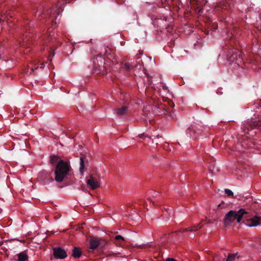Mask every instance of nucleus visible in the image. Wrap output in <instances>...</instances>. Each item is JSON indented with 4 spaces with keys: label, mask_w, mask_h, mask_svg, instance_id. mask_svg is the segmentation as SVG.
Segmentation results:
<instances>
[{
    "label": "nucleus",
    "mask_w": 261,
    "mask_h": 261,
    "mask_svg": "<svg viewBox=\"0 0 261 261\" xmlns=\"http://www.w3.org/2000/svg\"><path fill=\"white\" fill-rule=\"evenodd\" d=\"M235 220H237L238 223H240L242 220H244L245 224L249 227L256 226L261 224L260 216H255L249 218L248 213L243 208H241L238 211L231 210L227 213L224 219L225 226L229 225Z\"/></svg>",
    "instance_id": "obj_1"
},
{
    "label": "nucleus",
    "mask_w": 261,
    "mask_h": 261,
    "mask_svg": "<svg viewBox=\"0 0 261 261\" xmlns=\"http://www.w3.org/2000/svg\"><path fill=\"white\" fill-rule=\"evenodd\" d=\"M50 162L52 165H56L55 170V179L57 182H62L68 175H70L71 170V166L69 163L59 160L56 155H51Z\"/></svg>",
    "instance_id": "obj_2"
},
{
    "label": "nucleus",
    "mask_w": 261,
    "mask_h": 261,
    "mask_svg": "<svg viewBox=\"0 0 261 261\" xmlns=\"http://www.w3.org/2000/svg\"><path fill=\"white\" fill-rule=\"evenodd\" d=\"M236 1L219 0L216 3L214 10L219 14L221 20L223 21L225 23H232L231 21V18L228 17L227 15L231 10L233 3Z\"/></svg>",
    "instance_id": "obj_3"
},
{
    "label": "nucleus",
    "mask_w": 261,
    "mask_h": 261,
    "mask_svg": "<svg viewBox=\"0 0 261 261\" xmlns=\"http://www.w3.org/2000/svg\"><path fill=\"white\" fill-rule=\"evenodd\" d=\"M105 59L101 57V54H99L93 60V70L95 74H101L105 75L107 74V71L105 66Z\"/></svg>",
    "instance_id": "obj_4"
},
{
    "label": "nucleus",
    "mask_w": 261,
    "mask_h": 261,
    "mask_svg": "<svg viewBox=\"0 0 261 261\" xmlns=\"http://www.w3.org/2000/svg\"><path fill=\"white\" fill-rule=\"evenodd\" d=\"M70 1V0H58V4L56 5V7L58 8V12H55L53 8L47 10V15L48 16L50 21H51L52 25H53L54 24H57L56 20L57 15H59L60 13L63 10L62 5L69 3Z\"/></svg>",
    "instance_id": "obj_5"
},
{
    "label": "nucleus",
    "mask_w": 261,
    "mask_h": 261,
    "mask_svg": "<svg viewBox=\"0 0 261 261\" xmlns=\"http://www.w3.org/2000/svg\"><path fill=\"white\" fill-rule=\"evenodd\" d=\"M112 63L115 65L116 68L119 69L123 72H129L133 68V66L130 63L124 61H117L116 59H115L112 61Z\"/></svg>",
    "instance_id": "obj_6"
},
{
    "label": "nucleus",
    "mask_w": 261,
    "mask_h": 261,
    "mask_svg": "<svg viewBox=\"0 0 261 261\" xmlns=\"http://www.w3.org/2000/svg\"><path fill=\"white\" fill-rule=\"evenodd\" d=\"M227 57L230 62H232L234 61H238V62H239V61L241 62L240 51L238 49L235 48L234 47L230 49V50L227 55Z\"/></svg>",
    "instance_id": "obj_7"
},
{
    "label": "nucleus",
    "mask_w": 261,
    "mask_h": 261,
    "mask_svg": "<svg viewBox=\"0 0 261 261\" xmlns=\"http://www.w3.org/2000/svg\"><path fill=\"white\" fill-rule=\"evenodd\" d=\"M87 184L92 190L97 189L100 187L98 179L93 175H90L89 178L87 180Z\"/></svg>",
    "instance_id": "obj_8"
},
{
    "label": "nucleus",
    "mask_w": 261,
    "mask_h": 261,
    "mask_svg": "<svg viewBox=\"0 0 261 261\" xmlns=\"http://www.w3.org/2000/svg\"><path fill=\"white\" fill-rule=\"evenodd\" d=\"M227 35L228 36L226 39L227 40V42L226 43V44L227 45H228L229 44V45L231 47H233V46H237V44H238L239 43L237 40V37L235 34V31H234L233 32L228 33Z\"/></svg>",
    "instance_id": "obj_9"
},
{
    "label": "nucleus",
    "mask_w": 261,
    "mask_h": 261,
    "mask_svg": "<svg viewBox=\"0 0 261 261\" xmlns=\"http://www.w3.org/2000/svg\"><path fill=\"white\" fill-rule=\"evenodd\" d=\"M54 256L56 258L63 259L67 256L66 251L61 248H54L53 249Z\"/></svg>",
    "instance_id": "obj_10"
},
{
    "label": "nucleus",
    "mask_w": 261,
    "mask_h": 261,
    "mask_svg": "<svg viewBox=\"0 0 261 261\" xmlns=\"http://www.w3.org/2000/svg\"><path fill=\"white\" fill-rule=\"evenodd\" d=\"M249 126L251 128H257L261 131V116L258 118L257 120L254 121H251L249 124H246V127L247 130H249Z\"/></svg>",
    "instance_id": "obj_11"
},
{
    "label": "nucleus",
    "mask_w": 261,
    "mask_h": 261,
    "mask_svg": "<svg viewBox=\"0 0 261 261\" xmlns=\"http://www.w3.org/2000/svg\"><path fill=\"white\" fill-rule=\"evenodd\" d=\"M128 110L127 106H123L121 108H117L115 110L116 114L117 116H123L126 114Z\"/></svg>",
    "instance_id": "obj_12"
},
{
    "label": "nucleus",
    "mask_w": 261,
    "mask_h": 261,
    "mask_svg": "<svg viewBox=\"0 0 261 261\" xmlns=\"http://www.w3.org/2000/svg\"><path fill=\"white\" fill-rule=\"evenodd\" d=\"M99 247L98 238H92L90 240L89 248L92 250H94Z\"/></svg>",
    "instance_id": "obj_13"
},
{
    "label": "nucleus",
    "mask_w": 261,
    "mask_h": 261,
    "mask_svg": "<svg viewBox=\"0 0 261 261\" xmlns=\"http://www.w3.org/2000/svg\"><path fill=\"white\" fill-rule=\"evenodd\" d=\"M39 177L41 180L45 181L48 178L53 181V178L50 177V174L46 171H42L39 173Z\"/></svg>",
    "instance_id": "obj_14"
},
{
    "label": "nucleus",
    "mask_w": 261,
    "mask_h": 261,
    "mask_svg": "<svg viewBox=\"0 0 261 261\" xmlns=\"http://www.w3.org/2000/svg\"><path fill=\"white\" fill-rule=\"evenodd\" d=\"M18 257L17 261H28V256L25 252H22L16 254Z\"/></svg>",
    "instance_id": "obj_15"
},
{
    "label": "nucleus",
    "mask_w": 261,
    "mask_h": 261,
    "mask_svg": "<svg viewBox=\"0 0 261 261\" xmlns=\"http://www.w3.org/2000/svg\"><path fill=\"white\" fill-rule=\"evenodd\" d=\"M87 162L88 161L85 157H81L80 171L82 174H83L84 172V170H85V163Z\"/></svg>",
    "instance_id": "obj_16"
},
{
    "label": "nucleus",
    "mask_w": 261,
    "mask_h": 261,
    "mask_svg": "<svg viewBox=\"0 0 261 261\" xmlns=\"http://www.w3.org/2000/svg\"><path fill=\"white\" fill-rule=\"evenodd\" d=\"M201 227H202V226L201 225L200 223H199L197 225H193V226H191V228H185V229H182V230H181L180 231H182V232L190 231H195L198 230Z\"/></svg>",
    "instance_id": "obj_17"
},
{
    "label": "nucleus",
    "mask_w": 261,
    "mask_h": 261,
    "mask_svg": "<svg viewBox=\"0 0 261 261\" xmlns=\"http://www.w3.org/2000/svg\"><path fill=\"white\" fill-rule=\"evenodd\" d=\"M49 33V34L45 35L43 37V38L44 39H45V40H44V44H45L47 45H48V44H49L51 41L53 42L54 40L55 39V38L52 37L53 35L50 34V32Z\"/></svg>",
    "instance_id": "obj_18"
},
{
    "label": "nucleus",
    "mask_w": 261,
    "mask_h": 261,
    "mask_svg": "<svg viewBox=\"0 0 261 261\" xmlns=\"http://www.w3.org/2000/svg\"><path fill=\"white\" fill-rule=\"evenodd\" d=\"M72 255L74 258H79L82 255V251L79 248L74 247Z\"/></svg>",
    "instance_id": "obj_19"
},
{
    "label": "nucleus",
    "mask_w": 261,
    "mask_h": 261,
    "mask_svg": "<svg viewBox=\"0 0 261 261\" xmlns=\"http://www.w3.org/2000/svg\"><path fill=\"white\" fill-rule=\"evenodd\" d=\"M98 242L99 246L101 248L105 246L107 244V242L105 240L101 238H98Z\"/></svg>",
    "instance_id": "obj_20"
},
{
    "label": "nucleus",
    "mask_w": 261,
    "mask_h": 261,
    "mask_svg": "<svg viewBox=\"0 0 261 261\" xmlns=\"http://www.w3.org/2000/svg\"><path fill=\"white\" fill-rule=\"evenodd\" d=\"M237 253L229 254L226 259V261H233Z\"/></svg>",
    "instance_id": "obj_21"
},
{
    "label": "nucleus",
    "mask_w": 261,
    "mask_h": 261,
    "mask_svg": "<svg viewBox=\"0 0 261 261\" xmlns=\"http://www.w3.org/2000/svg\"><path fill=\"white\" fill-rule=\"evenodd\" d=\"M225 193L229 196H233V193L229 189H225Z\"/></svg>",
    "instance_id": "obj_22"
},
{
    "label": "nucleus",
    "mask_w": 261,
    "mask_h": 261,
    "mask_svg": "<svg viewBox=\"0 0 261 261\" xmlns=\"http://www.w3.org/2000/svg\"><path fill=\"white\" fill-rule=\"evenodd\" d=\"M115 239L117 240V241H124V238L120 236V235H117L115 237Z\"/></svg>",
    "instance_id": "obj_23"
},
{
    "label": "nucleus",
    "mask_w": 261,
    "mask_h": 261,
    "mask_svg": "<svg viewBox=\"0 0 261 261\" xmlns=\"http://www.w3.org/2000/svg\"><path fill=\"white\" fill-rule=\"evenodd\" d=\"M196 10L198 13L199 14H200L202 12V9L201 8L199 5V4L197 3V8Z\"/></svg>",
    "instance_id": "obj_24"
},
{
    "label": "nucleus",
    "mask_w": 261,
    "mask_h": 261,
    "mask_svg": "<svg viewBox=\"0 0 261 261\" xmlns=\"http://www.w3.org/2000/svg\"><path fill=\"white\" fill-rule=\"evenodd\" d=\"M193 132L195 134H197L198 135H200L201 134L202 130L198 129H193Z\"/></svg>",
    "instance_id": "obj_25"
},
{
    "label": "nucleus",
    "mask_w": 261,
    "mask_h": 261,
    "mask_svg": "<svg viewBox=\"0 0 261 261\" xmlns=\"http://www.w3.org/2000/svg\"><path fill=\"white\" fill-rule=\"evenodd\" d=\"M158 109H163L165 111H166L165 108H164V106L162 104H161L160 105H159L158 107Z\"/></svg>",
    "instance_id": "obj_26"
},
{
    "label": "nucleus",
    "mask_w": 261,
    "mask_h": 261,
    "mask_svg": "<svg viewBox=\"0 0 261 261\" xmlns=\"http://www.w3.org/2000/svg\"><path fill=\"white\" fill-rule=\"evenodd\" d=\"M165 261H177V260L173 258L168 257L166 259Z\"/></svg>",
    "instance_id": "obj_27"
},
{
    "label": "nucleus",
    "mask_w": 261,
    "mask_h": 261,
    "mask_svg": "<svg viewBox=\"0 0 261 261\" xmlns=\"http://www.w3.org/2000/svg\"><path fill=\"white\" fill-rule=\"evenodd\" d=\"M162 88H163V89L164 90H166V91H168V87L165 86V85H163L162 86Z\"/></svg>",
    "instance_id": "obj_28"
},
{
    "label": "nucleus",
    "mask_w": 261,
    "mask_h": 261,
    "mask_svg": "<svg viewBox=\"0 0 261 261\" xmlns=\"http://www.w3.org/2000/svg\"><path fill=\"white\" fill-rule=\"evenodd\" d=\"M152 137H156V138L158 139H159L160 138H161L162 136H160L159 135H152Z\"/></svg>",
    "instance_id": "obj_29"
},
{
    "label": "nucleus",
    "mask_w": 261,
    "mask_h": 261,
    "mask_svg": "<svg viewBox=\"0 0 261 261\" xmlns=\"http://www.w3.org/2000/svg\"><path fill=\"white\" fill-rule=\"evenodd\" d=\"M140 138H142L143 136H145V135L144 134H140V135H139L138 136ZM145 137H147V136H145Z\"/></svg>",
    "instance_id": "obj_30"
},
{
    "label": "nucleus",
    "mask_w": 261,
    "mask_h": 261,
    "mask_svg": "<svg viewBox=\"0 0 261 261\" xmlns=\"http://www.w3.org/2000/svg\"><path fill=\"white\" fill-rule=\"evenodd\" d=\"M38 68V67H37V68H32L31 69V71H30V74H32V73L34 72V70H35V69Z\"/></svg>",
    "instance_id": "obj_31"
},
{
    "label": "nucleus",
    "mask_w": 261,
    "mask_h": 261,
    "mask_svg": "<svg viewBox=\"0 0 261 261\" xmlns=\"http://www.w3.org/2000/svg\"><path fill=\"white\" fill-rule=\"evenodd\" d=\"M169 105L171 107H173L174 106V104L173 102H170Z\"/></svg>",
    "instance_id": "obj_32"
},
{
    "label": "nucleus",
    "mask_w": 261,
    "mask_h": 261,
    "mask_svg": "<svg viewBox=\"0 0 261 261\" xmlns=\"http://www.w3.org/2000/svg\"><path fill=\"white\" fill-rule=\"evenodd\" d=\"M105 54L106 55H108V50L107 48H105Z\"/></svg>",
    "instance_id": "obj_33"
},
{
    "label": "nucleus",
    "mask_w": 261,
    "mask_h": 261,
    "mask_svg": "<svg viewBox=\"0 0 261 261\" xmlns=\"http://www.w3.org/2000/svg\"><path fill=\"white\" fill-rule=\"evenodd\" d=\"M44 63H41V66H40V67L41 68H44Z\"/></svg>",
    "instance_id": "obj_34"
},
{
    "label": "nucleus",
    "mask_w": 261,
    "mask_h": 261,
    "mask_svg": "<svg viewBox=\"0 0 261 261\" xmlns=\"http://www.w3.org/2000/svg\"><path fill=\"white\" fill-rule=\"evenodd\" d=\"M213 223V221H212L211 220H209L206 222V223H207V224H211Z\"/></svg>",
    "instance_id": "obj_35"
},
{
    "label": "nucleus",
    "mask_w": 261,
    "mask_h": 261,
    "mask_svg": "<svg viewBox=\"0 0 261 261\" xmlns=\"http://www.w3.org/2000/svg\"><path fill=\"white\" fill-rule=\"evenodd\" d=\"M24 72L25 73H28L29 72V68H27V69H25Z\"/></svg>",
    "instance_id": "obj_36"
},
{
    "label": "nucleus",
    "mask_w": 261,
    "mask_h": 261,
    "mask_svg": "<svg viewBox=\"0 0 261 261\" xmlns=\"http://www.w3.org/2000/svg\"><path fill=\"white\" fill-rule=\"evenodd\" d=\"M81 188H82V190L83 191H85V187H84V186H82Z\"/></svg>",
    "instance_id": "obj_37"
},
{
    "label": "nucleus",
    "mask_w": 261,
    "mask_h": 261,
    "mask_svg": "<svg viewBox=\"0 0 261 261\" xmlns=\"http://www.w3.org/2000/svg\"><path fill=\"white\" fill-rule=\"evenodd\" d=\"M4 56L3 57H2L1 55L0 54V59H3L4 58Z\"/></svg>",
    "instance_id": "obj_38"
},
{
    "label": "nucleus",
    "mask_w": 261,
    "mask_h": 261,
    "mask_svg": "<svg viewBox=\"0 0 261 261\" xmlns=\"http://www.w3.org/2000/svg\"><path fill=\"white\" fill-rule=\"evenodd\" d=\"M23 41H24V42H27V41H28V40H25V39H24H24H23Z\"/></svg>",
    "instance_id": "obj_39"
},
{
    "label": "nucleus",
    "mask_w": 261,
    "mask_h": 261,
    "mask_svg": "<svg viewBox=\"0 0 261 261\" xmlns=\"http://www.w3.org/2000/svg\"><path fill=\"white\" fill-rule=\"evenodd\" d=\"M221 206V204L218 205V207H220Z\"/></svg>",
    "instance_id": "obj_40"
},
{
    "label": "nucleus",
    "mask_w": 261,
    "mask_h": 261,
    "mask_svg": "<svg viewBox=\"0 0 261 261\" xmlns=\"http://www.w3.org/2000/svg\"><path fill=\"white\" fill-rule=\"evenodd\" d=\"M2 209L0 208V214L2 213Z\"/></svg>",
    "instance_id": "obj_41"
},
{
    "label": "nucleus",
    "mask_w": 261,
    "mask_h": 261,
    "mask_svg": "<svg viewBox=\"0 0 261 261\" xmlns=\"http://www.w3.org/2000/svg\"><path fill=\"white\" fill-rule=\"evenodd\" d=\"M154 194L155 195H154V196H156V192H154Z\"/></svg>",
    "instance_id": "obj_42"
},
{
    "label": "nucleus",
    "mask_w": 261,
    "mask_h": 261,
    "mask_svg": "<svg viewBox=\"0 0 261 261\" xmlns=\"http://www.w3.org/2000/svg\"><path fill=\"white\" fill-rule=\"evenodd\" d=\"M149 84H151V82L149 80Z\"/></svg>",
    "instance_id": "obj_43"
}]
</instances>
